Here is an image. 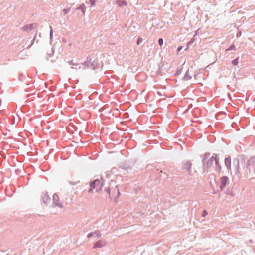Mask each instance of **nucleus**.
I'll use <instances>...</instances> for the list:
<instances>
[{
	"label": "nucleus",
	"instance_id": "1",
	"mask_svg": "<svg viewBox=\"0 0 255 255\" xmlns=\"http://www.w3.org/2000/svg\"><path fill=\"white\" fill-rule=\"evenodd\" d=\"M103 184V182L102 179H96L91 184V187L89 191H92L95 189L96 191L98 192L101 190Z\"/></svg>",
	"mask_w": 255,
	"mask_h": 255
},
{
	"label": "nucleus",
	"instance_id": "2",
	"mask_svg": "<svg viewBox=\"0 0 255 255\" xmlns=\"http://www.w3.org/2000/svg\"><path fill=\"white\" fill-rule=\"evenodd\" d=\"M248 168L250 173L255 174V157H252L248 161Z\"/></svg>",
	"mask_w": 255,
	"mask_h": 255
},
{
	"label": "nucleus",
	"instance_id": "3",
	"mask_svg": "<svg viewBox=\"0 0 255 255\" xmlns=\"http://www.w3.org/2000/svg\"><path fill=\"white\" fill-rule=\"evenodd\" d=\"M215 163V164L217 165H218V159L217 158V156H212L210 157V158L209 159L208 162H207V164L208 166H211L212 164L213 163Z\"/></svg>",
	"mask_w": 255,
	"mask_h": 255
},
{
	"label": "nucleus",
	"instance_id": "4",
	"mask_svg": "<svg viewBox=\"0 0 255 255\" xmlns=\"http://www.w3.org/2000/svg\"><path fill=\"white\" fill-rule=\"evenodd\" d=\"M53 204L60 207H62L61 204L59 202V196L57 194H54L53 196Z\"/></svg>",
	"mask_w": 255,
	"mask_h": 255
},
{
	"label": "nucleus",
	"instance_id": "5",
	"mask_svg": "<svg viewBox=\"0 0 255 255\" xmlns=\"http://www.w3.org/2000/svg\"><path fill=\"white\" fill-rule=\"evenodd\" d=\"M221 188H223L224 187L228 182V179L227 177H222L221 179Z\"/></svg>",
	"mask_w": 255,
	"mask_h": 255
},
{
	"label": "nucleus",
	"instance_id": "6",
	"mask_svg": "<svg viewBox=\"0 0 255 255\" xmlns=\"http://www.w3.org/2000/svg\"><path fill=\"white\" fill-rule=\"evenodd\" d=\"M105 245H106L105 242L102 241V240H100V241L97 242L94 244L93 247H94V248H101V247L104 246Z\"/></svg>",
	"mask_w": 255,
	"mask_h": 255
},
{
	"label": "nucleus",
	"instance_id": "7",
	"mask_svg": "<svg viewBox=\"0 0 255 255\" xmlns=\"http://www.w3.org/2000/svg\"><path fill=\"white\" fill-rule=\"evenodd\" d=\"M225 164L227 168L229 170L231 169V160L230 157H227L225 160Z\"/></svg>",
	"mask_w": 255,
	"mask_h": 255
},
{
	"label": "nucleus",
	"instance_id": "8",
	"mask_svg": "<svg viewBox=\"0 0 255 255\" xmlns=\"http://www.w3.org/2000/svg\"><path fill=\"white\" fill-rule=\"evenodd\" d=\"M192 164L191 162L188 161L184 163V169L190 171L191 169Z\"/></svg>",
	"mask_w": 255,
	"mask_h": 255
},
{
	"label": "nucleus",
	"instance_id": "9",
	"mask_svg": "<svg viewBox=\"0 0 255 255\" xmlns=\"http://www.w3.org/2000/svg\"><path fill=\"white\" fill-rule=\"evenodd\" d=\"M42 200L44 203L47 204L50 201V198L47 193H45L42 196Z\"/></svg>",
	"mask_w": 255,
	"mask_h": 255
},
{
	"label": "nucleus",
	"instance_id": "10",
	"mask_svg": "<svg viewBox=\"0 0 255 255\" xmlns=\"http://www.w3.org/2000/svg\"><path fill=\"white\" fill-rule=\"evenodd\" d=\"M116 3L120 7H123L127 5V2L124 0H118L116 1Z\"/></svg>",
	"mask_w": 255,
	"mask_h": 255
},
{
	"label": "nucleus",
	"instance_id": "11",
	"mask_svg": "<svg viewBox=\"0 0 255 255\" xmlns=\"http://www.w3.org/2000/svg\"><path fill=\"white\" fill-rule=\"evenodd\" d=\"M238 58L232 61V63L234 65H237L238 64Z\"/></svg>",
	"mask_w": 255,
	"mask_h": 255
},
{
	"label": "nucleus",
	"instance_id": "12",
	"mask_svg": "<svg viewBox=\"0 0 255 255\" xmlns=\"http://www.w3.org/2000/svg\"><path fill=\"white\" fill-rule=\"evenodd\" d=\"M159 44L162 46L163 44V40L162 38H160L158 40Z\"/></svg>",
	"mask_w": 255,
	"mask_h": 255
},
{
	"label": "nucleus",
	"instance_id": "13",
	"mask_svg": "<svg viewBox=\"0 0 255 255\" xmlns=\"http://www.w3.org/2000/svg\"><path fill=\"white\" fill-rule=\"evenodd\" d=\"M208 215V212L206 210H204L202 213V216L205 217L206 216Z\"/></svg>",
	"mask_w": 255,
	"mask_h": 255
},
{
	"label": "nucleus",
	"instance_id": "14",
	"mask_svg": "<svg viewBox=\"0 0 255 255\" xmlns=\"http://www.w3.org/2000/svg\"><path fill=\"white\" fill-rule=\"evenodd\" d=\"M142 41V39L141 38H139L138 39V40H137V44L138 45L139 44V43Z\"/></svg>",
	"mask_w": 255,
	"mask_h": 255
},
{
	"label": "nucleus",
	"instance_id": "15",
	"mask_svg": "<svg viewBox=\"0 0 255 255\" xmlns=\"http://www.w3.org/2000/svg\"><path fill=\"white\" fill-rule=\"evenodd\" d=\"M182 46H179L178 47V48H177L178 53L182 49Z\"/></svg>",
	"mask_w": 255,
	"mask_h": 255
},
{
	"label": "nucleus",
	"instance_id": "16",
	"mask_svg": "<svg viewBox=\"0 0 255 255\" xmlns=\"http://www.w3.org/2000/svg\"><path fill=\"white\" fill-rule=\"evenodd\" d=\"M234 46L232 45L231 46L228 50H232L234 48Z\"/></svg>",
	"mask_w": 255,
	"mask_h": 255
},
{
	"label": "nucleus",
	"instance_id": "17",
	"mask_svg": "<svg viewBox=\"0 0 255 255\" xmlns=\"http://www.w3.org/2000/svg\"><path fill=\"white\" fill-rule=\"evenodd\" d=\"M92 236V233H89L88 235V237H90L91 236Z\"/></svg>",
	"mask_w": 255,
	"mask_h": 255
},
{
	"label": "nucleus",
	"instance_id": "18",
	"mask_svg": "<svg viewBox=\"0 0 255 255\" xmlns=\"http://www.w3.org/2000/svg\"><path fill=\"white\" fill-rule=\"evenodd\" d=\"M67 11H68V10L64 9V11L65 14L67 13Z\"/></svg>",
	"mask_w": 255,
	"mask_h": 255
},
{
	"label": "nucleus",
	"instance_id": "19",
	"mask_svg": "<svg viewBox=\"0 0 255 255\" xmlns=\"http://www.w3.org/2000/svg\"><path fill=\"white\" fill-rule=\"evenodd\" d=\"M92 5H94V2H92Z\"/></svg>",
	"mask_w": 255,
	"mask_h": 255
}]
</instances>
